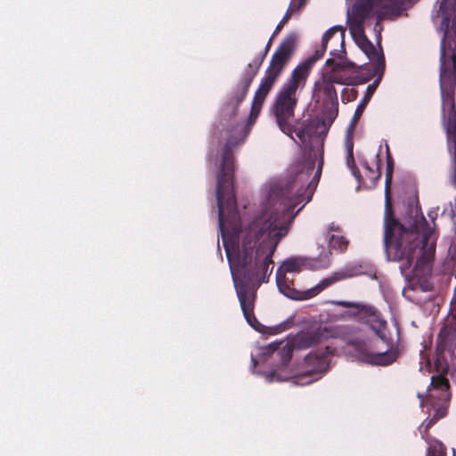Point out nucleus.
Masks as SVG:
<instances>
[{
	"label": "nucleus",
	"instance_id": "obj_1",
	"mask_svg": "<svg viewBox=\"0 0 456 456\" xmlns=\"http://www.w3.org/2000/svg\"><path fill=\"white\" fill-rule=\"evenodd\" d=\"M323 153L312 147L292 163L287 175L271 184L264 209L241 230L237 261L240 276L232 274L236 294L247 322L257 330L254 314L256 291L273 269L277 246L304 205L311 200L322 175Z\"/></svg>",
	"mask_w": 456,
	"mask_h": 456
},
{
	"label": "nucleus",
	"instance_id": "obj_2",
	"mask_svg": "<svg viewBox=\"0 0 456 456\" xmlns=\"http://www.w3.org/2000/svg\"><path fill=\"white\" fill-rule=\"evenodd\" d=\"M297 45V37L290 33L281 42L272 55L269 66L265 77L256 89L251 105V111L247 124L236 123L229 132V137L223 148L219 171L217 174V184L216 196L218 207V218L220 226L224 225V215L226 209L230 214L236 212V197L233 191L234 156L233 149L243 143L248 135L251 126L260 113L265 98L273 89L274 84L281 76L290 60L292 59Z\"/></svg>",
	"mask_w": 456,
	"mask_h": 456
},
{
	"label": "nucleus",
	"instance_id": "obj_3",
	"mask_svg": "<svg viewBox=\"0 0 456 456\" xmlns=\"http://www.w3.org/2000/svg\"><path fill=\"white\" fill-rule=\"evenodd\" d=\"M434 230L420 209H411L405 224L394 216L386 217L384 247L388 260L400 263L401 273L405 277L415 274V270L430 264L436 253Z\"/></svg>",
	"mask_w": 456,
	"mask_h": 456
},
{
	"label": "nucleus",
	"instance_id": "obj_4",
	"mask_svg": "<svg viewBox=\"0 0 456 456\" xmlns=\"http://www.w3.org/2000/svg\"><path fill=\"white\" fill-rule=\"evenodd\" d=\"M333 29H328L322 39V45L314 53L298 63L292 70L290 77L278 91L274 103L273 113L280 129L286 134L291 135L294 132L291 120L295 115L297 105V93L302 91L308 80L310 73L317 61L322 59L326 52L328 39Z\"/></svg>",
	"mask_w": 456,
	"mask_h": 456
},
{
	"label": "nucleus",
	"instance_id": "obj_5",
	"mask_svg": "<svg viewBox=\"0 0 456 456\" xmlns=\"http://www.w3.org/2000/svg\"><path fill=\"white\" fill-rule=\"evenodd\" d=\"M358 273H359L354 271V268H348L345 272L335 273L332 276L322 280L320 283L310 289L298 291L293 287V281H289L286 276V273H282L281 268H278L276 271V283L280 292L286 297L296 300H305L315 297L333 283L347 277L357 275Z\"/></svg>",
	"mask_w": 456,
	"mask_h": 456
},
{
	"label": "nucleus",
	"instance_id": "obj_6",
	"mask_svg": "<svg viewBox=\"0 0 456 456\" xmlns=\"http://www.w3.org/2000/svg\"><path fill=\"white\" fill-rule=\"evenodd\" d=\"M412 2L413 0H362L353 5L352 13L357 21L362 22L374 9H379V16H399Z\"/></svg>",
	"mask_w": 456,
	"mask_h": 456
},
{
	"label": "nucleus",
	"instance_id": "obj_7",
	"mask_svg": "<svg viewBox=\"0 0 456 456\" xmlns=\"http://www.w3.org/2000/svg\"><path fill=\"white\" fill-rule=\"evenodd\" d=\"M331 354L329 348L318 352H310L304 359L301 366V378H310L306 383H312L321 379L330 368Z\"/></svg>",
	"mask_w": 456,
	"mask_h": 456
},
{
	"label": "nucleus",
	"instance_id": "obj_8",
	"mask_svg": "<svg viewBox=\"0 0 456 456\" xmlns=\"http://www.w3.org/2000/svg\"><path fill=\"white\" fill-rule=\"evenodd\" d=\"M356 44L368 59L373 62L374 73L382 76L385 69V57L382 49L378 51L366 36L357 38Z\"/></svg>",
	"mask_w": 456,
	"mask_h": 456
},
{
	"label": "nucleus",
	"instance_id": "obj_9",
	"mask_svg": "<svg viewBox=\"0 0 456 456\" xmlns=\"http://www.w3.org/2000/svg\"><path fill=\"white\" fill-rule=\"evenodd\" d=\"M330 29H333V30L328 39V42L336 33L339 32L338 40L340 43L341 50L331 51L330 55H332L333 58H329L326 61L325 65L327 67L330 68V69H332V70H339V71L346 70V66L344 64V60H343L344 55L346 54V49H345V30L343 29V28L341 26H334V27L330 28Z\"/></svg>",
	"mask_w": 456,
	"mask_h": 456
},
{
	"label": "nucleus",
	"instance_id": "obj_10",
	"mask_svg": "<svg viewBox=\"0 0 456 456\" xmlns=\"http://www.w3.org/2000/svg\"><path fill=\"white\" fill-rule=\"evenodd\" d=\"M257 73L258 72L254 69L247 67L234 91L233 96L230 99V104L239 106L244 101L249 86Z\"/></svg>",
	"mask_w": 456,
	"mask_h": 456
},
{
	"label": "nucleus",
	"instance_id": "obj_11",
	"mask_svg": "<svg viewBox=\"0 0 456 456\" xmlns=\"http://www.w3.org/2000/svg\"><path fill=\"white\" fill-rule=\"evenodd\" d=\"M366 322L379 338L382 340L386 339L385 330L387 324V322L381 318L379 312L372 307L368 308L366 310Z\"/></svg>",
	"mask_w": 456,
	"mask_h": 456
},
{
	"label": "nucleus",
	"instance_id": "obj_12",
	"mask_svg": "<svg viewBox=\"0 0 456 456\" xmlns=\"http://www.w3.org/2000/svg\"><path fill=\"white\" fill-rule=\"evenodd\" d=\"M397 354L394 351H386L383 353H369L362 354V360L370 364L387 366L395 362Z\"/></svg>",
	"mask_w": 456,
	"mask_h": 456
},
{
	"label": "nucleus",
	"instance_id": "obj_13",
	"mask_svg": "<svg viewBox=\"0 0 456 456\" xmlns=\"http://www.w3.org/2000/svg\"><path fill=\"white\" fill-rule=\"evenodd\" d=\"M379 79H380V77L372 85L368 86L366 94L364 95V97L361 101V102L358 104V106L354 113L353 118L351 120V127L352 128H354L356 126L359 119L361 118L364 110L366 109V107H367L375 89H376L377 84L379 83Z\"/></svg>",
	"mask_w": 456,
	"mask_h": 456
},
{
	"label": "nucleus",
	"instance_id": "obj_14",
	"mask_svg": "<svg viewBox=\"0 0 456 456\" xmlns=\"http://www.w3.org/2000/svg\"><path fill=\"white\" fill-rule=\"evenodd\" d=\"M394 172V159L390 153L389 147L387 146V169H386V183H385V198L386 205L389 207L391 204V183L393 180Z\"/></svg>",
	"mask_w": 456,
	"mask_h": 456
},
{
	"label": "nucleus",
	"instance_id": "obj_15",
	"mask_svg": "<svg viewBox=\"0 0 456 456\" xmlns=\"http://www.w3.org/2000/svg\"><path fill=\"white\" fill-rule=\"evenodd\" d=\"M307 0H291L284 16L279 22L281 26H285L293 15L298 14L305 6Z\"/></svg>",
	"mask_w": 456,
	"mask_h": 456
},
{
	"label": "nucleus",
	"instance_id": "obj_16",
	"mask_svg": "<svg viewBox=\"0 0 456 456\" xmlns=\"http://www.w3.org/2000/svg\"><path fill=\"white\" fill-rule=\"evenodd\" d=\"M307 0H291L284 16L279 22L281 26H285L293 15L298 14L305 6Z\"/></svg>",
	"mask_w": 456,
	"mask_h": 456
},
{
	"label": "nucleus",
	"instance_id": "obj_17",
	"mask_svg": "<svg viewBox=\"0 0 456 456\" xmlns=\"http://www.w3.org/2000/svg\"><path fill=\"white\" fill-rule=\"evenodd\" d=\"M315 86L323 93L329 102L331 103L338 102V94L334 84L330 82L324 77H322V81L317 83Z\"/></svg>",
	"mask_w": 456,
	"mask_h": 456
},
{
	"label": "nucleus",
	"instance_id": "obj_18",
	"mask_svg": "<svg viewBox=\"0 0 456 456\" xmlns=\"http://www.w3.org/2000/svg\"><path fill=\"white\" fill-rule=\"evenodd\" d=\"M305 265V259L301 257L288 258L283 262L281 268L282 273H297L301 271V267Z\"/></svg>",
	"mask_w": 456,
	"mask_h": 456
},
{
	"label": "nucleus",
	"instance_id": "obj_19",
	"mask_svg": "<svg viewBox=\"0 0 456 456\" xmlns=\"http://www.w3.org/2000/svg\"><path fill=\"white\" fill-rule=\"evenodd\" d=\"M348 243L349 241L344 236L330 235L329 237V247L330 249L344 252L347 249Z\"/></svg>",
	"mask_w": 456,
	"mask_h": 456
},
{
	"label": "nucleus",
	"instance_id": "obj_20",
	"mask_svg": "<svg viewBox=\"0 0 456 456\" xmlns=\"http://www.w3.org/2000/svg\"><path fill=\"white\" fill-rule=\"evenodd\" d=\"M274 37H271V38L269 39L267 45H265V48L264 50L263 53H259L258 55H256L253 61L248 64V67L254 69L255 71L258 72L260 67L262 66L268 52L270 51V48H271V45H272V41H273V38Z\"/></svg>",
	"mask_w": 456,
	"mask_h": 456
},
{
	"label": "nucleus",
	"instance_id": "obj_21",
	"mask_svg": "<svg viewBox=\"0 0 456 456\" xmlns=\"http://www.w3.org/2000/svg\"><path fill=\"white\" fill-rule=\"evenodd\" d=\"M326 79H328L330 82L339 85H347L349 84L348 80L349 77L341 74V71L339 70H329L326 73L322 75Z\"/></svg>",
	"mask_w": 456,
	"mask_h": 456
},
{
	"label": "nucleus",
	"instance_id": "obj_22",
	"mask_svg": "<svg viewBox=\"0 0 456 456\" xmlns=\"http://www.w3.org/2000/svg\"><path fill=\"white\" fill-rule=\"evenodd\" d=\"M428 456H445L444 444L438 441L429 443Z\"/></svg>",
	"mask_w": 456,
	"mask_h": 456
},
{
	"label": "nucleus",
	"instance_id": "obj_23",
	"mask_svg": "<svg viewBox=\"0 0 456 456\" xmlns=\"http://www.w3.org/2000/svg\"><path fill=\"white\" fill-rule=\"evenodd\" d=\"M362 23V21L356 20L354 24L350 25V32L355 42L357 38H361V37L366 36L364 34Z\"/></svg>",
	"mask_w": 456,
	"mask_h": 456
},
{
	"label": "nucleus",
	"instance_id": "obj_24",
	"mask_svg": "<svg viewBox=\"0 0 456 456\" xmlns=\"http://www.w3.org/2000/svg\"><path fill=\"white\" fill-rule=\"evenodd\" d=\"M380 162H381V159L379 158V155L378 154L377 155V170L376 171L372 170L368 166V164L366 162L363 164L364 167L370 173V175H368L370 179H371L373 182H377L378 180H379V178L381 176V172L379 170V168H380V167H379L380 166Z\"/></svg>",
	"mask_w": 456,
	"mask_h": 456
},
{
	"label": "nucleus",
	"instance_id": "obj_25",
	"mask_svg": "<svg viewBox=\"0 0 456 456\" xmlns=\"http://www.w3.org/2000/svg\"><path fill=\"white\" fill-rule=\"evenodd\" d=\"M431 384L434 387L440 388L442 390L449 387V381L444 376H434L432 378Z\"/></svg>",
	"mask_w": 456,
	"mask_h": 456
},
{
	"label": "nucleus",
	"instance_id": "obj_26",
	"mask_svg": "<svg viewBox=\"0 0 456 456\" xmlns=\"http://www.w3.org/2000/svg\"><path fill=\"white\" fill-rule=\"evenodd\" d=\"M447 414V409L445 407H440L436 411L433 417L429 419L428 423L426 425V428H430L435 425L436 421Z\"/></svg>",
	"mask_w": 456,
	"mask_h": 456
},
{
	"label": "nucleus",
	"instance_id": "obj_27",
	"mask_svg": "<svg viewBox=\"0 0 456 456\" xmlns=\"http://www.w3.org/2000/svg\"><path fill=\"white\" fill-rule=\"evenodd\" d=\"M300 338H301L302 346L305 347H309L316 342V338L314 334H309V333L304 334L303 336H301Z\"/></svg>",
	"mask_w": 456,
	"mask_h": 456
},
{
	"label": "nucleus",
	"instance_id": "obj_28",
	"mask_svg": "<svg viewBox=\"0 0 456 456\" xmlns=\"http://www.w3.org/2000/svg\"><path fill=\"white\" fill-rule=\"evenodd\" d=\"M330 304L335 305H340V306L346 307V308H356V309H359L361 306L358 303L349 302V301L332 300L330 302Z\"/></svg>",
	"mask_w": 456,
	"mask_h": 456
},
{
	"label": "nucleus",
	"instance_id": "obj_29",
	"mask_svg": "<svg viewBox=\"0 0 456 456\" xmlns=\"http://www.w3.org/2000/svg\"><path fill=\"white\" fill-rule=\"evenodd\" d=\"M311 133L312 129L309 126H307L304 128L298 129L296 134L302 142H305L306 137H308Z\"/></svg>",
	"mask_w": 456,
	"mask_h": 456
},
{
	"label": "nucleus",
	"instance_id": "obj_30",
	"mask_svg": "<svg viewBox=\"0 0 456 456\" xmlns=\"http://www.w3.org/2000/svg\"><path fill=\"white\" fill-rule=\"evenodd\" d=\"M346 155L354 154V142L349 135L346 139Z\"/></svg>",
	"mask_w": 456,
	"mask_h": 456
},
{
	"label": "nucleus",
	"instance_id": "obj_31",
	"mask_svg": "<svg viewBox=\"0 0 456 456\" xmlns=\"http://www.w3.org/2000/svg\"><path fill=\"white\" fill-rule=\"evenodd\" d=\"M346 166L349 169L357 167L354 158V154L346 155Z\"/></svg>",
	"mask_w": 456,
	"mask_h": 456
},
{
	"label": "nucleus",
	"instance_id": "obj_32",
	"mask_svg": "<svg viewBox=\"0 0 456 456\" xmlns=\"http://www.w3.org/2000/svg\"><path fill=\"white\" fill-rule=\"evenodd\" d=\"M350 170H351V173L354 175V177L358 181V183H362V177L361 172L358 169V167H356L354 168H350Z\"/></svg>",
	"mask_w": 456,
	"mask_h": 456
},
{
	"label": "nucleus",
	"instance_id": "obj_33",
	"mask_svg": "<svg viewBox=\"0 0 456 456\" xmlns=\"http://www.w3.org/2000/svg\"><path fill=\"white\" fill-rule=\"evenodd\" d=\"M343 60H344V64L346 66V70H351V69H354L356 68V65L353 61L347 60L346 58V55H344Z\"/></svg>",
	"mask_w": 456,
	"mask_h": 456
},
{
	"label": "nucleus",
	"instance_id": "obj_34",
	"mask_svg": "<svg viewBox=\"0 0 456 456\" xmlns=\"http://www.w3.org/2000/svg\"><path fill=\"white\" fill-rule=\"evenodd\" d=\"M357 97V91L355 89H351L350 96H348L347 101H354Z\"/></svg>",
	"mask_w": 456,
	"mask_h": 456
},
{
	"label": "nucleus",
	"instance_id": "obj_35",
	"mask_svg": "<svg viewBox=\"0 0 456 456\" xmlns=\"http://www.w3.org/2000/svg\"><path fill=\"white\" fill-rule=\"evenodd\" d=\"M326 260H318V262H322V264L319 265V266L321 267H327L329 265V259H328V256H325Z\"/></svg>",
	"mask_w": 456,
	"mask_h": 456
},
{
	"label": "nucleus",
	"instance_id": "obj_36",
	"mask_svg": "<svg viewBox=\"0 0 456 456\" xmlns=\"http://www.w3.org/2000/svg\"><path fill=\"white\" fill-rule=\"evenodd\" d=\"M274 329H275V332L274 333L276 334V333H279V332H281V331L285 330L286 327H285L284 324H281L279 326H276Z\"/></svg>",
	"mask_w": 456,
	"mask_h": 456
},
{
	"label": "nucleus",
	"instance_id": "obj_37",
	"mask_svg": "<svg viewBox=\"0 0 456 456\" xmlns=\"http://www.w3.org/2000/svg\"><path fill=\"white\" fill-rule=\"evenodd\" d=\"M283 26H281L280 23L277 25V27L275 28L273 33V37H275L281 29H282Z\"/></svg>",
	"mask_w": 456,
	"mask_h": 456
},
{
	"label": "nucleus",
	"instance_id": "obj_38",
	"mask_svg": "<svg viewBox=\"0 0 456 456\" xmlns=\"http://www.w3.org/2000/svg\"><path fill=\"white\" fill-rule=\"evenodd\" d=\"M338 230H339V226L336 225L334 223L330 224L329 226V232L338 231Z\"/></svg>",
	"mask_w": 456,
	"mask_h": 456
},
{
	"label": "nucleus",
	"instance_id": "obj_39",
	"mask_svg": "<svg viewBox=\"0 0 456 456\" xmlns=\"http://www.w3.org/2000/svg\"><path fill=\"white\" fill-rule=\"evenodd\" d=\"M447 0H441L439 10L444 12L445 10Z\"/></svg>",
	"mask_w": 456,
	"mask_h": 456
},
{
	"label": "nucleus",
	"instance_id": "obj_40",
	"mask_svg": "<svg viewBox=\"0 0 456 456\" xmlns=\"http://www.w3.org/2000/svg\"><path fill=\"white\" fill-rule=\"evenodd\" d=\"M286 354H287L288 359H290V358H291V356H292V351H291V348H289V349H288V351H287Z\"/></svg>",
	"mask_w": 456,
	"mask_h": 456
},
{
	"label": "nucleus",
	"instance_id": "obj_41",
	"mask_svg": "<svg viewBox=\"0 0 456 456\" xmlns=\"http://www.w3.org/2000/svg\"><path fill=\"white\" fill-rule=\"evenodd\" d=\"M454 180H455V183H456V167L454 168Z\"/></svg>",
	"mask_w": 456,
	"mask_h": 456
},
{
	"label": "nucleus",
	"instance_id": "obj_42",
	"mask_svg": "<svg viewBox=\"0 0 456 456\" xmlns=\"http://www.w3.org/2000/svg\"><path fill=\"white\" fill-rule=\"evenodd\" d=\"M226 254H227V256L229 257V251H228V249H226Z\"/></svg>",
	"mask_w": 456,
	"mask_h": 456
}]
</instances>
